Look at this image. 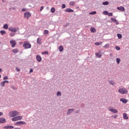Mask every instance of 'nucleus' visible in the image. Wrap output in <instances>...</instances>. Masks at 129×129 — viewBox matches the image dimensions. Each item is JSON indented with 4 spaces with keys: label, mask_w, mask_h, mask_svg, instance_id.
I'll use <instances>...</instances> for the list:
<instances>
[{
    "label": "nucleus",
    "mask_w": 129,
    "mask_h": 129,
    "mask_svg": "<svg viewBox=\"0 0 129 129\" xmlns=\"http://www.w3.org/2000/svg\"><path fill=\"white\" fill-rule=\"evenodd\" d=\"M57 96H61V92H58L56 94Z\"/></svg>",
    "instance_id": "obj_38"
},
{
    "label": "nucleus",
    "mask_w": 129,
    "mask_h": 129,
    "mask_svg": "<svg viewBox=\"0 0 129 129\" xmlns=\"http://www.w3.org/2000/svg\"><path fill=\"white\" fill-rule=\"evenodd\" d=\"M16 70L17 71V72H20V70L18 68H16Z\"/></svg>",
    "instance_id": "obj_43"
},
{
    "label": "nucleus",
    "mask_w": 129,
    "mask_h": 129,
    "mask_svg": "<svg viewBox=\"0 0 129 129\" xmlns=\"http://www.w3.org/2000/svg\"><path fill=\"white\" fill-rule=\"evenodd\" d=\"M103 14L108 16V12H107V11H104V12H103Z\"/></svg>",
    "instance_id": "obj_32"
},
{
    "label": "nucleus",
    "mask_w": 129,
    "mask_h": 129,
    "mask_svg": "<svg viewBox=\"0 0 129 129\" xmlns=\"http://www.w3.org/2000/svg\"><path fill=\"white\" fill-rule=\"evenodd\" d=\"M51 13H55V8H52L51 9Z\"/></svg>",
    "instance_id": "obj_37"
},
{
    "label": "nucleus",
    "mask_w": 129,
    "mask_h": 129,
    "mask_svg": "<svg viewBox=\"0 0 129 129\" xmlns=\"http://www.w3.org/2000/svg\"><path fill=\"white\" fill-rule=\"evenodd\" d=\"M8 79V76H5L4 78V80H7Z\"/></svg>",
    "instance_id": "obj_46"
},
{
    "label": "nucleus",
    "mask_w": 129,
    "mask_h": 129,
    "mask_svg": "<svg viewBox=\"0 0 129 129\" xmlns=\"http://www.w3.org/2000/svg\"><path fill=\"white\" fill-rule=\"evenodd\" d=\"M5 0H2V2H3V3H5Z\"/></svg>",
    "instance_id": "obj_52"
},
{
    "label": "nucleus",
    "mask_w": 129,
    "mask_h": 129,
    "mask_svg": "<svg viewBox=\"0 0 129 129\" xmlns=\"http://www.w3.org/2000/svg\"><path fill=\"white\" fill-rule=\"evenodd\" d=\"M123 117L124 119H128V116H127V114L125 113H123Z\"/></svg>",
    "instance_id": "obj_15"
},
{
    "label": "nucleus",
    "mask_w": 129,
    "mask_h": 129,
    "mask_svg": "<svg viewBox=\"0 0 129 129\" xmlns=\"http://www.w3.org/2000/svg\"><path fill=\"white\" fill-rule=\"evenodd\" d=\"M96 14V11H93L92 12L90 13V15H95Z\"/></svg>",
    "instance_id": "obj_35"
},
{
    "label": "nucleus",
    "mask_w": 129,
    "mask_h": 129,
    "mask_svg": "<svg viewBox=\"0 0 129 129\" xmlns=\"http://www.w3.org/2000/svg\"><path fill=\"white\" fill-rule=\"evenodd\" d=\"M4 29L8 30L9 29V25L7 24H5L3 26Z\"/></svg>",
    "instance_id": "obj_21"
},
{
    "label": "nucleus",
    "mask_w": 129,
    "mask_h": 129,
    "mask_svg": "<svg viewBox=\"0 0 129 129\" xmlns=\"http://www.w3.org/2000/svg\"><path fill=\"white\" fill-rule=\"evenodd\" d=\"M128 89H129V87H128Z\"/></svg>",
    "instance_id": "obj_57"
},
{
    "label": "nucleus",
    "mask_w": 129,
    "mask_h": 129,
    "mask_svg": "<svg viewBox=\"0 0 129 129\" xmlns=\"http://www.w3.org/2000/svg\"><path fill=\"white\" fill-rule=\"evenodd\" d=\"M120 101H121L123 103H126L127 100L126 99L121 98L120 99Z\"/></svg>",
    "instance_id": "obj_17"
},
{
    "label": "nucleus",
    "mask_w": 129,
    "mask_h": 129,
    "mask_svg": "<svg viewBox=\"0 0 129 129\" xmlns=\"http://www.w3.org/2000/svg\"><path fill=\"white\" fill-rule=\"evenodd\" d=\"M33 71H34V70H33L32 69H31L30 70L29 73H33Z\"/></svg>",
    "instance_id": "obj_47"
},
{
    "label": "nucleus",
    "mask_w": 129,
    "mask_h": 129,
    "mask_svg": "<svg viewBox=\"0 0 129 129\" xmlns=\"http://www.w3.org/2000/svg\"><path fill=\"white\" fill-rule=\"evenodd\" d=\"M108 82H109V84H110V85H114V82H113L111 80H110V81H108Z\"/></svg>",
    "instance_id": "obj_25"
},
{
    "label": "nucleus",
    "mask_w": 129,
    "mask_h": 129,
    "mask_svg": "<svg viewBox=\"0 0 129 129\" xmlns=\"http://www.w3.org/2000/svg\"><path fill=\"white\" fill-rule=\"evenodd\" d=\"M21 124H26V122L19 121L15 123V125H20Z\"/></svg>",
    "instance_id": "obj_8"
},
{
    "label": "nucleus",
    "mask_w": 129,
    "mask_h": 129,
    "mask_svg": "<svg viewBox=\"0 0 129 129\" xmlns=\"http://www.w3.org/2000/svg\"><path fill=\"white\" fill-rule=\"evenodd\" d=\"M67 26H69V24H67L66 27H67Z\"/></svg>",
    "instance_id": "obj_54"
},
{
    "label": "nucleus",
    "mask_w": 129,
    "mask_h": 129,
    "mask_svg": "<svg viewBox=\"0 0 129 129\" xmlns=\"http://www.w3.org/2000/svg\"><path fill=\"white\" fill-rule=\"evenodd\" d=\"M100 53H101V50H100L99 51V53H96L95 54L96 57H98V58H100V57H101V56H102V55Z\"/></svg>",
    "instance_id": "obj_16"
},
{
    "label": "nucleus",
    "mask_w": 129,
    "mask_h": 129,
    "mask_svg": "<svg viewBox=\"0 0 129 129\" xmlns=\"http://www.w3.org/2000/svg\"><path fill=\"white\" fill-rule=\"evenodd\" d=\"M116 62H117V64H119V63L120 62V59L117 58L116 59Z\"/></svg>",
    "instance_id": "obj_36"
},
{
    "label": "nucleus",
    "mask_w": 129,
    "mask_h": 129,
    "mask_svg": "<svg viewBox=\"0 0 129 129\" xmlns=\"http://www.w3.org/2000/svg\"><path fill=\"white\" fill-rule=\"evenodd\" d=\"M6 121H7L5 118L0 117V123H5Z\"/></svg>",
    "instance_id": "obj_11"
},
{
    "label": "nucleus",
    "mask_w": 129,
    "mask_h": 129,
    "mask_svg": "<svg viewBox=\"0 0 129 129\" xmlns=\"http://www.w3.org/2000/svg\"><path fill=\"white\" fill-rule=\"evenodd\" d=\"M2 77V75H0V78Z\"/></svg>",
    "instance_id": "obj_55"
},
{
    "label": "nucleus",
    "mask_w": 129,
    "mask_h": 129,
    "mask_svg": "<svg viewBox=\"0 0 129 129\" xmlns=\"http://www.w3.org/2000/svg\"><path fill=\"white\" fill-rule=\"evenodd\" d=\"M23 47L25 49H30L32 47V45L28 42L25 41L23 45Z\"/></svg>",
    "instance_id": "obj_3"
},
{
    "label": "nucleus",
    "mask_w": 129,
    "mask_h": 129,
    "mask_svg": "<svg viewBox=\"0 0 129 129\" xmlns=\"http://www.w3.org/2000/svg\"><path fill=\"white\" fill-rule=\"evenodd\" d=\"M74 5H75V2H71L70 3V6H74Z\"/></svg>",
    "instance_id": "obj_31"
},
{
    "label": "nucleus",
    "mask_w": 129,
    "mask_h": 129,
    "mask_svg": "<svg viewBox=\"0 0 129 129\" xmlns=\"http://www.w3.org/2000/svg\"><path fill=\"white\" fill-rule=\"evenodd\" d=\"M116 49L119 50H120V47H119V46H116Z\"/></svg>",
    "instance_id": "obj_45"
},
{
    "label": "nucleus",
    "mask_w": 129,
    "mask_h": 129,
    "mask_svg": "<svg viewBox=\"0 0 129 129\" xmlns=\"http://www.w3.org/2000/svg\"><path fill=\"white\" fill-rule=\"evenodd\" d=\"M42 41V39L41 38H38L37 39V43L38 45H41V41Z\"/></svg>",
    "instance_id": "obj_19"
},
{
    "label": "nucleus",
    "mask_w": 129,
    "mask_h": 129,
    "mask_svg": "<svg viewBox=\"0 0 129 129\" xmlns=\"http://www.w3.org/2000/svg\"><path fill=\"white\" fill-rule=\"evenodd\" d=\"M117 37H118V39H121V38H122V36L120 34H118Z\"/></svg>",
    "instance_id": "obj_30"
},
{
    "label": "nucleus",
    "mask_w": 129,
    "mask_h": 129,
    "mask_svg": "<svg viewBox=\"0 0 129 129\" xmlns=\"http://www.w3.org/2000/svg\"><path fill=\"white\" fill-rule=\"evenodd\" d=\"M102 5H103L104 6H107V5H108V2L106 1V2H103L102 3Z\"/></svg>",
    "instance_id": "obj_29"
},
{
    "label": "nucleus",
    "mask_w": 129,
    "mask_h": 129,
    "mask_svg": "<svg viewBox=\"0 0 129 129\" xmlns=\"http://www.w3.org/2000/svg\"><path fill=\"white\" fill-rule=\"evenodd\" d=\"M112 13H108V17H112Z\"/></svg>",
    "instance_id": "obj_40"
},
{
    "label": "nucleus",
    "mask_w": 129,
    "mask_h": 129,
    "mask_svg": "<svg viewBox=\"0 0 129 129\" xmlns=\"http://www.w3.org/2000/svg\"><path fill=\"white\" fill-rule=\"evenodd\" d=\"M12 52H13L14 54H16V53H18V52H19V50H18L17 48H15L12 50Z\"/></svg>",
    "instance_id": "obj_23"
},
{
    "label": "nucleus",
    "mask_w": 129,
    "mask_h": 129,
    "mask_svg": "<svg viewBox=\"0 0 129 129\" xmlns=\"http://www.w3.org/2000/svg\"><path fill=\"white\" fill-rule=\"evenodd\" d=\"M22 12H26V9H22Z\"/></svg>",
    "instance_id": "obj_50"
},
{
    "label": "nucleus",
    "mask_w": 129,
    "mask_h": 129,
    "mask_svg": "<svg viewBox=\"0 0 129 129\" xmlns=\"http://www.w3.org/2000/svg\"><path fill=\"white\" fill-rule=\"evenodd\" d=\"M4 82H5V83H9V81H4Z\"/></svg>",
    "instance_id": "obj_51"
},
{
    "label": "nucleus",
    "mask_w": 129,
    "mask_h": 129,
    "mask_svg": "<svg viewBox=\"0 0 129 129\" xmlns=\"http://www.w3.org/2000/svg\"><path fill=\"white\" fill-rule=\"evenodd\" d=\"M48 51H44L42 52V55H47L48 54Z\"/></svg>",
    "instance_id": "obj_34"
},
{
    "label": "nucleus",
    "mask_w": 129,
    "mask_h": 129,
    "mask_svg": "<svg viewBox=\"0 0 129 129\" xmlns=\"http://www.w3.org/2000/svg\"><path fill=\"white\" fill-rule=\"evenodd\" d=\"M10 44H11V47L12 48H15L16 47V45H17V42H16V40H11L10 41Z\"/></svg>",
    "instance_id": "obj_5"
},
{
    "label": "nucleus",
    "mask_w": 129,
    "mask_h": 129,
    "mask_svg": "<svg viewBox=\"0 0 129 129\" xmlns=\"http://www.w3.org/2000/svg\"><path fill=\"white\" fill-rule=\"evenodd\" d=\"M74 111V109H70L68 110L67 114H70L72 112H73Z\"/></svg>",
    "instance_id": "obj_20"
},
{
    "label": "nucleus",
    "mask_w": 129,
    "mask_h": 129,
    "mask_svg": "<svg viewBox=\"0 0 129 129\" xmlns=\"http://www.w3.org/2000/svg\"><path fill=\"white\" fill-rule=\"evenodd\" d=\"M79 112H80V111H79V110L76 111V113H79Z\"/></svg>",
    "instance_id": "obj_48"
},
{
    "label": "nucleus",
    "mask_w": 129,
    "mask_h": 129,
    "mask_svg": "<svg viewBox=\"0 0 129 129\" xmlns=\"http://www.w3.org/2000/svg\"><path fill=\"white\" fill-rule=\"evenodd\" d=\"M10 36H11V37H14V36H15V33H11L10 34Z\"/></svg>",
    "instance_id": "obj_42"
},
{
    "label": "nucleus",
    "mask_w": 129,
    "mask_h": 129,
    "mask_svg": "<svg viewBox=\"0 0 129 129\" xmlns=\"http://www.w3.org/2000/svg\"><path fill=\"white\" fill-rule=\"evenodd\" d=\"M3 114L4 113L3 112H0V116H2Z\"/></svg>",
    "instance_id": "obj_49"
},
{
    "label": "nucleus",
    "mask_w": 129,
    "mask_h": 129,
    "mask_svg": "<svg viewBox=\"0 0 129 129\" xmlns=\"http://www.w3.org/2000/svg\"><path fill=\"white\" fill-rule=\"evenodd\" d=\"M20 113L16 110L11 111L9 112V115L11 117H15V116H17V115H19Z\"/></svg>",
    "instance_id": "obj_1"
},
{
    "label": "nucleus",
    "mask_w": 129,
    "mask_h": 129,
    "mask_svg": "<svg viewBox=\"0 0 129 129\" xmlns=\"http://www.w3.org/2000/svg\"><path fill=\"white\" fill-rule=\"evenodd\" d=\"M101 44H102V42L95 43V45H96V46H99V45Z\"/></svg>",
    "instance_id": "obj_26"
},
{
    "label": "nucleus",
    "mask_w": 129,
    "mask_h": 129,
    "mask_svg": "<svg viewBox=\"0 0 129 129\" xmlns=\"http://www.w3.org/2000/svg\"><path fill=\"white\" fill-rule=\"evenodd\" d=\"M14 126H5L4 127H3V128H5V129H11V128H14Z\"/></svg>",
    "instance_id": "obj_14"
},
{
    "label": "nucleus",
    "mask_w": 129,
    "mask_h": 129,
    "mask_svg": "<svg viewBox=\"0 0 129 129\" xmlns=\"http://www.w3.org/2000/svg\"><path fill=\"white\" fill-rule=\"evenodd\" d=\"M117 9L119 10V11H122V12H124V11H125V9H124V7L122 6L117 7Z\"/></svg>",
    "instance_id": "obj_12"
},
{
    "label": "nucleus",
    "mask_w": 129,
    "mask_h": 129,
    "mask_svg": "<svg viewBox=\"0 0 129 129\" xmlns=\"http://www.w3.org/2000/svg\"><path fill=\"white\" fill-rule=\"evenodd\" d=\"M0 72H2V69L0 68Z\"/></svg>",
    "instance_id": "obj_53"
},
{
    "label": "nucleus",
    "mask_w": 129,
    "mask_h": 129,
    "mask_svg": "<svg viewBox=\"0 0 129 129\" xmlns=\"http://www.w3.org/2000/svg\"><path fill=\"white\" fill-rule=\"evenodd\" d=\"M31 16V13L30 12H26L24 13V17L25 18H27V20H29V18H30Z\"/></svg>",
    "instance_id": "obj_7"
},
{
    "label": "nucleus",
    "mask_w": 129,
    "mask_h": 129,
    "mask_svg": "<svg viewBox=\"0 0 129 129\" xmlns=\"http://www.w3.org/2000/svg\"><path fill=\"white\" fill-rule=\"evenodd\" d=\"M66 8V5L65 4H62V9H65Z\"/></svg>",
    "instance_id": "obj_41"
},
{
    "label": "nucleus",
    "mask_w": 129,
    "mask_h": 129,
    "mask_svg": "<svg viewBox=\"0 0 129 129\" xmlns=\"http://www.w3.org/2000/svg\"><path fill=\"white\" fill-rule=\"evenodd\" d=\"M23 118V116H18L15 117L12 119V121H17V120H21Z\"/></svg>",
    "instance_id": "obj_4"
},
{
    "label": "nucleus",
    "mask_w": 129,
    "mask_h": 129,
    "mask_svg": "<svg viewBox=\"0 0 129 129\" xmlns=\"http://www.w3.org/2000/svg\"><path fill=\"white\" fill-rule=\"evenodd\" d=\"M108 110H109V111H111V112H113V113H117L118 112L117 110L113 109L111 107L109 108Z\"/></svg>",
    "instance_id": "obj_9"
},
{
    "label": "nucleus",
    "mask_w": 129,
    "mask_h": 129,
    "mask_svg": "<svg viewBox=\"0 0 129 129\" xmlns=\"http://www.w3.org/2000/svg\"><path fill=\"white\" fill-rule=\"evenodd\" d=\"M9 31L10 32H13V33H16V32L18 31V29H16L15 27H9Z\"/></svg>",
    "instance_id": "obj_6"
},
{
    "label": "nucleus",
    "mask_w": 129,
    "mask_h": 129,
    "mask_svg": "<svg viewBox=\"0 0 129 129\" xmlns=\"http://www.w3.org/2000/svg\"><path fill=\"white\" fill-rule=\"evenodd\" d=\"M36 59L38 62H41L42 61V57L40 55L36 56Z\"/></svg>",
    "instance_id": "obj_13"
},
{
    "label": "nucleus",
    "mask_w": 129,
    "mask_h": 129,
    "mask_svg": "<svg viewBox=\"0 0 129 129\" xmlns=\"http://www.w3.org/2000/svg\"><path fill=\"white\" fill-rule=\"evenodd\" d=\"M65 12L66 13H73L74 12V10H73L70 8H68L65 10Z\"/></svg>",
    "instance_id": "obj_10"
},
{
    "label": "nucleus",
    "mask_w": 129,
    "mask_h": 129,
    "mask_svg": "<svg viewBox=\"0 0 129 129\" xmlns=\"http://www.w3.org/2000/svg\"><path fill=\"white\" fill-rule=\"evenodd\" d=\"M46 34H49V31L45 30L44 31V34L46 35Z\"/></svg>",
    "instance_id": "obj_33"
},
{
    "label": "nucleus",
    "mask_w": 129,
    "mask_h": 129,
    "mask_svg": "<svg viewBox=\"0 0 129 129\" xmlns=\"http://www.w3.org/2000/svg\"><path fill=\"white\" fill-rule=\"evenodd\" d=\"M116 117H114V118H115Z\"/></svg>",
    "instance_id": "obj_56"
},
{
    "label": "nucleus",
    "mask_w": 129,
    "mask_h": 129,
    "mask_svg": "<svg viewBox=\"0 0 129 129\" xmlns=\"http://www.w3.org/2000/svg\"><path fill=\"white\" fill-rule=\"evenodd\" d=\"M118 92L121 94H126L128 91L126 88H123L118 90Z\"/></svg>",
    "instance_id": "obj_2"
},
{
    "label": "nucleus",
    "mask_w": 129,
    "mask_h": 129,
    "mask_svg": "<svg viewBox=\"0 0 129 129\" xmlns=\"http://www.w3.org/2000/svg\"><path fill=\"white\" fill-rule=\"evenodd\" d=\"M43 9H44V7L43 6L41 7V8L40 9V12H42V11H43Z\"/></svg>",
    "instance_id": "obj_44"
},
{
    "label": "nucleus",
    "mask_w": 129,
    "mask_h": 129,
    "mask_svg": "<svg viewBox=\"0 0 129 129\" xmlns=\"http://www.w3.org/2000/svg\"><path fill=\"white\" fill-rule=\"evenodd\" d=\"M111 21H112V22H113L114 23H116V20L115 19V18H111Z\"/></svg>",
    "instance_id": "obj_28"
},
{
    "label": "nucleus",
    "mask_w": 129,
    "mask_h": 129,
    "mask_svg": "<svg viewBox=\"0 0 129 129\" xmlns=\"http://www.w3.org/2000/svg\"><path fill=\"white\" fill-rule=\"evenodd\" d=\"M5 84H6V82L3 81L1 83V85L2 87H5Z\"/></svg>",
    "instance_id": "obj_27"
},
{
    "label": "nucleus",
    "mask_w": 129,
    "mask_h": 129,
    "mask_svg": "<svg viewBox=\"0 0 129 129\" xmlns=\"http://www.w3.org/2000/svg\"><path fill=\"white\" fill-rule=\"evenodd\" d=\"M58 50H59V52H62L63 50H64V48H63L62 46H60L58 47Z\"/></svg>",
    "instance_id": "obj_22"
},
{
    "label": "nucleus",
    "mask_w": 129,
    "mask_h": 129,
    "mask_svg": "<svg viewBox=\"0 0 129 129\" xmlns=\"http://www.w3.org/2000/svg\"><path fill=\"white\" fill-rule=\"evenodd\" d=\"M0 33L1 35H6V34H7V32H6V31L5 30H1L0 31Z\"/></svg>",
    "instance_id": "obj_24"
},
{
    "label": "nucleus",
    "mask_w": 129,
    "mask_h": 129,
    "mask_svg": "<svg viewBox=\"0 0 129 129\" xmlns=\"http://www.w3.org/2000/svg\"><path fill=\"white\" fill-rule=\"evenodd\" d=\"M108 47H109V45L108 44H106L103 46L104 48H108Z\"/></svg>",
    "instance_id": "obj_39"
},
{
    "label": "nucleus",
    "mask_w": 129,
    "mask_h": 129,
    "mask_svg": "<svg viewBox=\"0 0 129 129\" xmlns=\"http://www.w3.org/2000/svg\"><path fill=\"white\" fill-rule=\"evenodd\" d=\"M90 31H91V33H96V29L94 27L91 28Z\"/></svg>",
    "instance_id": "obj_18"
}]
</instances>
